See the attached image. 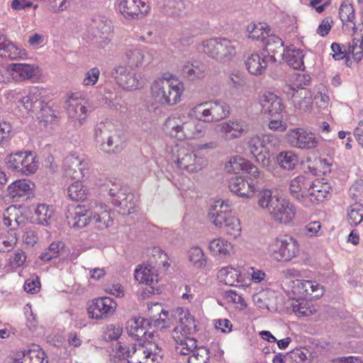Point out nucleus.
Masks as SVG:
<instances>
[{
    "mask_svg": "<svg viewBox=\"0 0 363 363\" xmlns=\"http://www.w3.org/2000/svg\"><path fill=\"white\" fill-rule=\"evenodd\" d=\"M116 352L120 358L126 359L128 363H158L164 356L159 343L153 341L130 345L118 342L116 345Z\"/></svg>",
    "mask_w": 363,
    "mask_h": 363,
    "instance_id": "1",
    "label": "nucleus"
},
{
    "mask_svg": "<svg viewBox=\"0 0 363 363\" xmlns=\"http://www.w3.org/2000/svg\"><path fill=\"white\" fill-rule=\"evenodd\" d=\"M257 204L272 219L281 223H290L296 215V208L292 203L277 195H272L269 189L260 190L257 194Z\"/></svg>",
    "mask_w": 363,
    "mask_h": 363,
    "instance_id": "2",
    "label": "nucleus"
},
{
    "mask_svg": "<svg viewBox=\"0 0 363 363\" xmlns=\"http://www.w3.org/2000/svg\"><path fill=\"white\" fill-rule=\"evenodd\" d=\"M152 99L162 106H174L180 101L184 91L183 83L174 77L155 79L151 85Z\"/></svg>",
    "mask_w": 363,
    "mask_h": 363,
    "instance_id": "3",
    "label": "nucleus"
},
{
    "mask_svg": "<svg viewBox=\"0 0 363 363\" xmlns=\"http://www.w3.org/2000/svg\"><path fill=\"white\" fill-rule=\"evenodd\" d=\"M230 113V107L223 100L216 99L202 102L192 108L189 116H196L199 121L205 123H217L227 118Z\"/></svg>",
    "mask_w": 363,
    "mask_h": 363,
    "instance_id": "4",
    "label": "nucleus"
},
{
    "mask_svg": "<svg viewBox=\"0 0 363 363\" xmlns=\"http://www.w3.org/2000/svg\"><path fill=\"white\" fill-rule=\"evenodd\" d=\"M166 129L169 130L172 136L179 140L199 138L203 135V127L192 119H187L185 116L179 118L169 117L164 123Z\"/></svg>",
    "mask_w": 363,
    "mask_h": 363,
    "instance_id": "5",
    "label": "nucleus"
},
{
    "mask_svg": "<svg viewBox=\"0 0 363 363\" xmlns=\"http://www.w3.org/2000/svg\"><path fill=\"white\" fill-rule=\"evenodd\" d=\"M201 50L212 59L227 62L236 54L235 43L227 38H211L203 41Z\"/></svg>",
    "mask_w": 363,
    "mask_h": 363,
    "instance_id": "6",
    "label": "nucleus"
},
{
    "mask_svg": "<svg viewBox=\"0 0 363 363\" xmlns=\"http://www.w3.org/2000/svg\"><path fill=\"white\" fill-rule=\"evenodd\" d=\"M269 252L279 262H289L299 252L296 240L291 236H282L274 239L269 245Z\"/></svg>",
    "mask_w": 363,
    "mask_h": 363,
    "instance_id": "7",
    "label": "nucleus"
},
{
    "mask_svg": "<svg viewBox=\"0 0 363 363\" xmlns=\"http://www.w3.org/2000/svg\"><path fill=\"white\" fill-rule=\"evenodd\" d=\"M36 157L31 152L19 151L11 153L6 157L9 168L28 176L35 173L38 169Z\"/></svg>",
    "mask_w": 363,
    "mask_h": 363,
    "instance_id": "8",
    "label": "nucleus"
},
{
    "mask_svg": "<svg viewBox=\"0 0 363 363\" xmlns=\"http://www.w3.org/2000/svg\"><path fill=\"white\" fill-rule=\"evenodd\" d=\"M86 101L78 94L72 93L65 101L66 111L69 119L74 123L75 127H80L86 120L88 109Z\"/></svg>",
    "mask_w": 363,
    "mask_h": 363,
    "instance_id": "9",
    "label": "nucleus"
},
{
    "mask_svg": "<svg viewBox=\"0 0 363 363\" xmlns=\"http://www.w3.org/2000/svg\"><path fill=\"white\" fill-rule=\"evenodd\" d=\"M135 279L141 284H145L142 296H149L150 294H159L160 289L157 286L158 282V274L157 269L150 264H143L135 270Z\"/></svg>",
    "mask_w": 363,
    "mask_h": 363,
    "instance_id": "10",
    "label": "nucleus"
},
{
    "mask_svg": "<svg viewBox=\"0 0 363 363\" xmlns=\"http://www.w3.org/2000/svg\"><path fill=\"white\" fill-rule=\"evenodd\" d=\"M286 137L291 146L301 150L313 149L319 143L318 138L313 133L301 128L290 129Z\"/></svg>",
    "mask_w": 363,
    "mask_h": 363,
    "instance_id": "11",
    "label": "nucleus"
},
{
    "mask_svg": "<svg viewBox=\"0 0 363 363\" xmlns=\"http://www.w3.org/2000/svg\"><path fill=\"white\" fill-rule=\"evenodd\" d=\"M216 128L226 140H233L246 135L250 124L242 118H233L218 124Z\"/></svg>",
    "mask_w": 363,
    "mask_h": 363,
    "instance_id": "12",
    "label": "nucleus"
},
{
    "mask_svg": "<svg viewBox=\"0 0 363 363\" xmlns=\"http://www.w3.org/2000/svg\"><path fill=\"white\" fill-rule=\"evenodd\" d=\"M126 330L129 336L140 341H150L154 330H151L150 320L142 317H134L126 323Z\"/></svg>",
    "mask_w": 363,
    "mask_h": 363,
    "instance_id": "13",
    "label": "nucleus"
},
{
    "mask_svg": "<svg viewBox=\"0 0 363 363\" xmlns=\"http://www.w3.org/2000/svg\"><path fill=\"white\" fill-rule=\"evenodd\" d=\"M116 302L108 296L95 298L88 308L91 318L106 319L114 314L117 308Z\"/></svg>",
    "mask_w": 363,
    "mask_h": 363,
    "instance_id": "14",
    "label": "nucleus"
},
{
    "mask_svg": "<svg viewBox=\"0 0 363 363\" xmlns=\"http://www.w3.org/2000/svg\"><path fill=\"white\" fill-rule=\"evenodd\" d=\"M111 76L123 89L131 91L139 88L140 75L133 71L128 70L123 65H117L111 71Z\"/></svg>",
    "mask_w": 363,
    "mask_h": 363,
    "instance_id": "15",
    "label": "nucleus"
},
{
    "mask_svg": "<svg viewBox=\"0 0 363 363\" xmlns=\"http://www.w3.org/2000/svg\"><path fill=\"white\" fill-rule=\"evenodd\" d=\"M174 316L178 319L177 325L172 332L173 338H179V335H192L197 329L194 317L189 312L182 308L175 311Z\"/></svg>",
    "mask_w": 363,
    "mask_h": 363,
    "instance_id": "16",
    "label": "nucleus"
},
{
    "mask_svg": "<svg viewBox=\"0 0 363 363\" xmlns=\"http://www.w3.org/2000/svg\"><path fill=\"white\" fill-rule=\"evenodd\" d=\"M93 201L85 205H78L67 214L68 224L72 228H82L90 223H93Z\"/></svg>",
    "mask_w": 363,
    "mask_h": 363,
    "instance_id": "17",
    "label": "nucleus"
},
{
    "mask_svg": "<svg viewBox=\"0 0 363 363\" xmlns=\"http://www.w3.org/2000/svg\"><path fill=\"white\" fill-rule=\"evenodd\" d=\"M311 185V179L305 175H298L289 182L290 196L303 206H308L307 194Z\"/></svg>",
    "mask_w": 363,
    "mask_h": 363,
    "instance_id": "18",
    "label": "nucleus"
},
{
    "mask_svg": "<svg viewBox=\"0 0 363 363\" xmlns=\"http://www.w3.org/2000/svg\"><path fill=\"white\" fill-rule=\"evenodd\" d=\"M176 162L180 169L192 173L201 170L207 164V162L204 158L197 157L193 152L185 150L179 152Z\"/></svg>",
    "mask_w": 363,
    "mask_h": 363,
    "instance_id": "19",
    "label": "nucleus"
},
{
    "mask_svg": "<svg viewBox=\"0 0 363 363\" xmlns=\"http://www.w3.org/2000/svg\"><path fill=\"white\" fill-rule=\"evenodd\" d=\"M120 12L126 18H136L147 14L150 7L145 0H121Z\"/></svg>",
    "mask_w": 363,
    "mask_h": 363,
    "instance_id": "20",
    "label": "nucleus"
},
{
    "mask_svg": "<svg viewBox=\"0 0 363 363\" xmlns=\"http://www.w3.org/2000/svg\"><path fill=\"white\" fill-rule=\"evenodd\" d=\"M228 187L231 192L240 197L251 198L255 193L260 191L257 184L252 180L247 181L241 177L231 178Z\"/></svg>",
    "mask_w": 363,
    "mask_h": 363,
    "instance_id": "21",
    "label": "nucleus"
},
{
    "mask_svg": "<svg viewBox=\"0 0 363 363\" xmlns=\"http://www.w3.org/2000/svg\"><path fill=\"white\" fill-rule=\"evenodd\" d=\"M208 216L216 227L222 228L232 216L231 206L225 201L218 200L210 208Z\"/></svg>",
    "mask_w": 363,
    "mask_h": 363,
    "instance_id": "22",
    "label": "nucleus"
},
{
    "mask_svg": "<svg viewBox=\"0 0 363 363\" xmlns=\"http://www.w3.org/2000/svg\"><path fill=\"white\" fill-rule=\"evenodd\" d=\"M259 103L262 112L272 117L281 115L284 108L282 100L272 92L264 93L260 96Z\"/></svg>",
    "mask_w": 363,
    "mask_h": 363,
    "instance_id": "23",
    "label": "nucleus"
},
{
    "mask_svg": "<svg viewBox=\"0 0 363 363\" xmlns=\"http://www.w3.org/2000/svg\"><path fill=\"white\" fill-rule=\"evenodd\" d=\"M330 190V184L327 182H324L323 179L311 180V185H310V189L307 194L310 202L308 206H305L310 208L315 204L323 201L329 195Z\"/></svg>",
    "mask_w": 363,
    "mask_h": 363,
    "instance_id": "24",
    "label": "nucleus"
},
{
    "mask_svg": "<svg viewBox=\"0 0 363 363\" xmlns=\"http://www.w3.org/2000/svg\"><path fill=\"white\" fill-rule=\"evenodd\" d=\"M43 90L38 87H32L28 95L23 96L21 101L23 107L28 111H37L42 110L44 111L51 112L50 108L47 106H43Z\"/></svg>",
    "mask_w": 363,
    "mask_h": 363,
    "instance_id": "25",
    "label": "nucleus"
},
{
    "mask_svg": "<svg viewBox=\"0 0 363 363\" xmlns=\"http://www.w3.org/2000/svg\"><path fill=\"white\" fill-rule=\"evenodd\" d=\"M64 167L66 177L76 180L82 179L87 171L86 164L74 155L65 158Z\"/></svg>",
    "mask_w": 363,
    "mask_h": 363,
    "instance_id": "26",
    "label": "nucleus"
},
{
    "mask_svg": "<svg viewBox=\"0 0 363 363\" xmlns=\"http://www.w3.org/2000/svg\"><path fill=\"white\" fill-rule=\"evenodd\" d=\"M276 61V57L274 55L266 56V54L263 53L261 57L257 53H252L245 61V65L250 73L260 75L265 71L268 62L274 63Z\"/></svg>",
    "mask_w": 363,
    "mask_h": 363,
    "instance_id": "27",
    "label": "nucleus"
},
{
    "mask_svg": "<svg viewBox=\"0 0 363 363\" xmlns=\"http://www.w3.org/2000/svg\"><path fill=\"white\" fill-rule=\"evenodd\" d=\"M113 188L109 189V194L114 197L113 203L118 205L123 210V214H130L135 212V203L132 194L125 195L118 185L113 184Z\"/></svg>",
    "mask_w": 363,
    "mask_h": 363,
    "instance_id": "28",
    "label": "nucleus"
},
{
    "mask_svg": "<svg viewBox=\"0 0 363 363\" xmlns=\"http://www.w3.org/2000/svg\"><path fill=\"white\" fill-rule=\"evenodd\" d=\"M294 289L303 298H319L323 294V287L315 281L297 280Z\"/></svg>",
    "mask_w": 363,
    "mask_h": 363,
    "instance_id": "29",
    "label": "nucleus"
},
{
    "mask_svg": "<svg viewBox=\"0 0 363 363\" xmlns=\"http://www.w3.org/2000/svg\"><path fill=\"white\" fill-rule=\"evenodd\" d=\"M6 71L16 81L30 79L35 74V67L26 63H11L8 65Z\"/></svg>",
    "mask_w": 363,
    "mask_h": 363,
    "instance_id": "30",
    "label": "nucleus"
},
{
    "mask_svg": "<svg viewBox=\"0 0 363 363\" xmlns=\"http://www.w3.org/2000/svg\"><path fill=\"white\" fill-rule=\"evenodd\" d=\"M291 100L296 108L306 111L311 106L312 94L308 89L298 86L293 89Z\"/></svg>",
    "mask_w": 363,
    "mask_h": 363,
    "instance_id": "31",
    "label": "nucleus"
},
{
    "mask_svg": "<svg viewBox=\"0 0 363 363\" xmlns=\"http://www.w3.org/2000/svg\"><path fill=\"white\" fill-rule=\"evenodd\" d=\"M25 51L17 48L2 34H0V57L10 60L23 58Z\"/></svg>",
    "mask_w": 363,
    "mask_h": 363,
    "instance_id": "32",
    "label": "nucleus"
},
{
    "mask_svg": "<svg viewBox=\"0 0 363 363\" xmlns=\"http://www.w3.org/2000/svg\"><path fill=\"white\" fill-rule=\"evenodd\" d=\"M33 184L29 180H17L8 186V194L13 201H19L21 198L27 196Z\"/></svg>",
    "mask_w": 363,
    "mask_h": 363,
    "instance_id": "33",
    "label": "nucleus"
},
{
    "mask_svg": "<svg viewBox=\"0 0 363 363\" xmlns=\"http://www.w3.org/2000/svg\"><path fill=\"white\" fill-rule=\"evenodd\" d=\"M305 54L303 50L296 48H286L283 52L282 59H284L287 65L294 69H303Z\"/></svg>",
    "mask_w": 363,
    "mask_h": 363,
    "instance_id": "34",
    "label": "nucleus"
},
{
    "mask_svg": "<svg viewBox=\"0 0 363 363\" xmlns=\"http://www.w3.org/2000/svg\"><path fill=\"white\" fill-rule=\"evenodd\" d=\"M145 49L135 48L128 49L125 52L127 63L130 67H139L149 63L150 58L147 57Z\"/></svg>",
    "mask_w": 363,
    "mask_h": 363,
    "instance_id": "35",
    "label": "nucleus"
},
{
    "mask_svg": "<svg viewBox=\"0 0 363 363\" xmlns=\"http://www.w3.org/2000/svg\"><path fill=\"white\" fill-rule=\"evenodd\" d=\"M112 32L113 26L110 21L99 19L96 21L94 35L99 40L98 42L99 46L104 47L107 44Z\"/></svg>",
    "mask_w": 363,
    "mask_h": 363,
    "instance_id": "36",
    "label": "nucleus"
},
{
    "mask_svg": "<svg viewBox=\"0 0 363 363\" xmlns=\"http://www.w3.org/2000/svg\"><path fill=\"white\" fill-rule=\"evenodd\" d=\"M93 223L97 224L99 228H104L111 226L113 223V217L111 213L103 210L101 205H97L96 201H93Z\"/></svg>",
    "mask_w": 363,
    "mask_h": 363,
    "instance_id": "37",
    "label": "nucleus"
},
{
    "mask_svg": "<svg viewBox=\"0 0 363 363\" xmlns=\"http://www.w3.org/2000/svg\"><path fill=\"white\" fill-rule=\"evenodd\" d=\"M299 162L298 156L292 150L281 151L277 156V162L284 170H294Z\"/></svg>",
    "mask_w": 363,
    "mask_h": 363,
    "instance_id": "38",
    "label": "nucleus"
},
{
    "mask_svg": "<svg viewBox=\"0 0 363 363\" xmlns=\"http://www.w3.org/2000/svg\"><path fill=\"white\" fill-rule=\"evenodd\" d=\"M286 50L284 48V41L281 38L276 35H267L264 40V52H267L266 56L279 54L280 57H283V52Z\"/></svg>",
    "mask_w": 363,
    "mask_h": 363,
    "instance_id": "39",
    "label": "nucleus"
},
{
    "mask_svg": "<svg viewBox=\"0 0 363 363\" xmlns=\"http://www.w3.org/2000/svg\"><path fill=\"white\" fill-rule=\"evenodd\" d=\"M191 335H179V338H174L176 342V352L183 355H188L196 348V340Z\"/></svg>",
    "mask_w": 363,
    "mask_h": 363,
    "instance_id": "40",
    "label": "nucleus"
},
{
    "mask_svg": "<svg viewBox=\"0 0 363 363\" xmlns=\"http://www.w3.org/2000/svg\"><path fill=\"white\" fill-rule=\"evenodd\" d=\"M291 307L293 312L298 317H308L316 312L315 307L305 298L294 301Z\"/></svg>",
    "mask_w": 363,
    "mask_h": 363,
    "instance_id": "41",
    "label": "nucleus"
},
{
    "mask_svg": "<svg viewBox=\"0 0 363 363\" xmlns=\"http://www.w3.org/2000/svg\"><path fill=\"white\" fill-rule=\"evenodd\" d=\"M274 137L270 135H264L262 138L257 135L252 136L248 141V148L252 155L262 153L267 149L266 145L272 142Z\"/></svg>",
    "mask_w": 363,
    "mask_h": 363,
    "instance_id": "42",
    "label": "nucleus"
},
{
    "mask_svg": "<svg viewBox=\"0 0 363 363\" xmlns=\"http://www.w3.org/2000/svg\"><path fill=\"white\" fill-rule=\"evenodd\" d=\"M54 213L53 206L45 203L38 204L35 210L38 223L43 225H48L51 223Z\"/></svg>",
    "mask_w": 363,
    "mask_h": 363,
    "instance_id": "43",
    "label": "nucleus"
},
{
    "mask_svg": "<svg viewBox=\"0 0 363 363\" xmlns=\"http://www.w3.org/2000/svg\"><path fill=\"white\" fill-rule=\"evenodd\" d=\"M240 273L233 267H225L219 270L218 278L220 282L228 286H237L240 282Z\"/></svg>",
    "mask_w": 363,
    "mask_h": 363,
    "instance_id": "44",
    "label": "nucleus"
},
{
    "mask_svg": "<svg viewBox=\"0 0 363 363\" xmlns=\"http://www.w3.org/2000/svg\"><path fill=\"white\" fill-rule=\"evenodd\" d=\"M159 4L167 15H180L185 9L183 0H159Z\"/></svg>",
    "mask_w": 363,
    "mask_h": 363,
    "instance_id": "45",
    "label": "nucleus"
},
{
    "mask_svg": "<svg viewBox=\"0 0 363 363\" xmlns=\"http://www.w3.org/2000/svg\"><path fill=\"white\" fill-rule=\"evenodd\" d=\"M204 72L205 66L199 62L188 63L182 68L183 75L191 80L203 77Z\"/></svg>",
    "mask_w": 363,
    "mask_h": 363,
    "instance_id": "46",
    "label": "nucleus"
},
{
    "mask_svg": "<svg viewBox=\"0 0 363 363\" xmlns=\"http://www.w3.org/2000/svg\"><path fill=\"white\" fill-rule=\"evenodd\" d=\"M115 126L111 122H100L95 128L94 137L100 145L115 132Z\"/></svg>",
    "mask_w": 363,
    "mask_h": 363,
    "instance_id": "47",
    "label": "nucleus"
},
{
    "mask_svg": "<svg viewBox=\"0 0 363 363\" xmlns=\"http://www.w3.org/2000/svg\"><path fill=\"white\" fill-rule=\"evenodd\" d=\"M69 197L73 201H84L88 195V189L83 185L80 180H77L69 186L67 189Z\"/></svg>",
    "mask_w": 363,
    "mask_h": 363,
    "instance_id": "48",
    "label": "nucleus"
},
{
    "mask_svg": "<svg viewBox=\"0 0 363 363\" xmlns=\"http://www.w3.org/2000/svg\"><path fill=\"white\" fill-rule=\"evenodd\" d=\"M347 220L350 225L357 226L363 220V204L355 202L347 210Z\"/></svg>",
    "mask_w": 363,
    "mask_h": 363,
    "instance_id": "49",
    "label": "nucleus"
},
{
    "mask_svg": "<svg viewBox=\"0 0 363 363\" xmlns=\"http://www.w3.org/2000/svg\"><path fill=\"white\" fill-rule=\"evenodd\" d=\"M17 235L16 232L11 229L6 234H1L0 236V252H11L17 242Z\"/></svg>",
    "mask_w": 363,
    "mask_h": 363,
    "instance_id": "50",
    "label": "nucleus"
},
{
    "mask_svg": "<svg viewBox=\"0 0 363 363\" xmlns=\"http://www.w3.org/2000/svg\"><path fill=\"white\" fill-rule=\"evenodd\" d=\"M339 16L344 25L347 26V23H354L355 14L352 5L346 2L342 3L339 9Z\"/></svg>",
    "mask_w": 363,
    "mask_h": 363,
    "instance_id": "51",
    "label": "nucleus"
},
{
    "mask_svg": "<svg viewBox=\"0 0 363 363\" xmlns=\"http://www.w3.org/2000/svg\"><path fill=\"white\" fill-rule=\"evenodd\" d=\"M230 248V244L221 238L213 239L209 243V249L215 255L229 254Z\"/></svg>",
    "mask_w": 363,
    "mask_h": 363,
    "instance_id": "52",
    "label": "nucleus"
},
{
    "mask_svg": "<svg viewBox=\"0 0 363 363\" xmlns=\"http://www.w3.org/2000/svg\"><path fill=\"white\" fill-rule=\"evenodd\" d=\"M247 30L249 32V38L252 40L264 41L267 35H269L264 26L262 23L250 24L247 26Z\"/></svg>",
    "mask_w": 363,
    "mask_h": 363,
    "instance_id": "53",
    "label": "nucleus"
},
{
    "mask_svg": "<svg viewBox=\"0 0 363 363\" xmlns=\"http://www.w3.org/2000/svg\"><path fill=\"white\" fill-rule=\"evenodd\" d=\"M189 259L196 268L203 267L206 262L203 250L199 247H194L190 249Z\"/></svg>",
    "mask_w": 363,
    "mask_h": 363,
    "instance_id": "54",
    "label": "nucleus"
},
{
    "mask_svg": "<svg viewBox=\"0 0 363 363\" xmlns=\"http://www.w3.org/2000/svg\"><path fill=\"white\" fill-rule=\"evenodd\" d=\"M246 78L242 72L238 70L231 72L228 84L232 89L235 90L240 89L246 85Z\"/></svg>",
    "mask_w": 363,
    "mask_h": 363,
    "instance_id": "55",
    "label": "nucleus"
},
{
    "mask_svg": "<svg viewBox=\"0 0 363 363\" xmlns=\"http://www.w3.org/2000/svg\"><path fill=\"white\" fill-rule=\"evenodd\" d=\"M227 221L228 223L222 228L223 232L233 238H236L241 230L239 220L232 216Z\"/></svg>",
    "mask_w": 363,
    "mask_h": 363,
    "instance_id": "56",
    "label": "nucleus"
},
{
    "mask_svg": "<svg viewBox=\"0 0 363 363\" xmlns=\"http://www.w3.org/2000/svg\"><path fill=\"white\" fill-rule=\"evenodd\" d=\"M100 146L104 152H116L120 149L119 140L115 133H112L105 141H103Z\"/></svg>",
    "mask_w": 363,
    "mask_h": 363,
    "instance_id": "57",
    "label": "nucleus"
},
{
    "mask_svg": "<svg viewBox=\"0 0 363 363\" xmlns=\"http://www.w3.org/2000/svg\"><path fill=\"white\" fill-rule=\"evenodd\" d=\"M247 160L239 157L235 156L231 157L229 161V166H228V171L233 172L235 174H238L241 171L245 170V166L247 164Z\"/></svg>",
    "mask_w": 363,
    "mask_h": 363,
    "instance_id": "58",
    "label": "nucleus"
},
{
    "mask_svg": "<svg viewBox=\"0 0 363 363\" xmlns=\"http://www.w3.org/2000/svg\"><path fill=\"white\" fill-rule=\"evenodd\" d=\"M123 329L119 325H108L104 332V338L106 340H117L121 335Z\"/></svg>",
    "mask_w": 363,
    "mask_h": 363,
    "instance_id": "59",
    "label": "nucleus"
},
{
    "mask_svg": "<svg viewBox=\"0 0 363 363\" xmlns=\"http://www.w3.org/2000/svg\"><path fill=\"white\" fill-rule=\"evenodd\" d=\"M99 74L100 71L97 67L90 69L85 74V77L83 80V84L84 86L94 85L99 79Z\"/></svg>",
    "mask_w": 363,
    "mask_h": 363,
    "instance_id": "60",
    "label": "nucleus"
},
{
    "mask_svg": "<svg viewBox=\"0 0 363 363\" xmlns=\"http://www.w3.org/2000/svg\"><path fill=\"white\" fill-rule=\"evenodd\" d=\"M168 312L164 310L161 311V313L159 314V318H154L150 320L151 323V329L152 328H164L167 326L168 321Z\"/></svg>",
    "mask_w": 363,
    "mask_h": 363,
    "instance_id": "61",
    "label": "nucleus"
},
{
    "mask_svg": "<svg viewBox=\"0 0 363 363\" xmlns=\"http://www.w3.org/2000/svg\"><path fill=\"white\" fill-rule=\"evenodd\" d=\"M48 9L53 13L62 11L67 8L68 0H45Z\"/></svg>",
    "mask_w": 363,
    "mask_h": 363,
    "instance_id": "62",
    "label": "nucleus"
},
{
    "mask_svg": "<svg viewBox=\"0 0 363 363\" xmlns=\"http://www.w3.org/2000/svg\"><path fill=\"white\" fill-rule=\"evenodd\" d=\"M304 231L310 237L319 236L322 234L321 225L318 221L311 222L305 226Z\"/></svg>",
    "mask_w": 363,
    "mask_h": 363,
    "instance_id": "63",
    "label": "nucleus"
},
{
    "mask_svg": "<svg viewBox=\"0 0 363 363\" xmlns=\"http://www.w3.org/2000/svg\"><path fill=\"white\" fill-rule=\"evenodd\" d=\"M11 138V126L6 123H0V144H5Z\"/></svg>",
    "mask_w": 363,
    "mask_h": 363,
    "instance_id": "64",
    "label": "nucleus"
}]
</instances>
